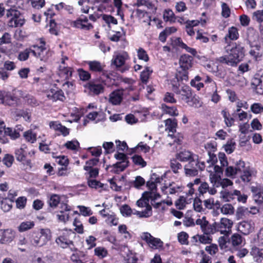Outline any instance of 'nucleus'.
<instances>
[{
	"mask_svg": "<svg viewBox=\"0 0 263 263\" xmlns=\"http://www.w3.org/2000/svg\"><path fill=\"white\" fill-rule=\"evenodd\" d=\"M4 99L3 104L11 106H16L19 101L17 97L9 92H5Z\"/></svg>",
	"mask_w": 263,
	"mask_h": 263,
	"instance_id": "nucleus-9",
	"label": "nucleus"
},
{
	"mask_svg": "<svg viewBox=\"0 0 263 263\" xmlns=\"http://www.w3.org/2000/svg\"><path fill=\"white\" fill-rule=\"evenodd\" d=\"M73 26L75 28H80L84 30H89L93 28V26L91 24H84L82 21L79 18L73 22Z\"/></svg>",
	"mask_w": 263,
	"mask_h": 263,
	"instance_id": "nucleus-19",
	"label": "nucleus"
},
{
	"mask_svg": "<svg viewBox=\"0 0 263 263\" xmlns=\"http://www.w3.org/2000/svg\"><path fill=\"white\" fill-rule=\"evenodd\" d=\"M185 173L186 175L190 176H195L198 174V170L196 168H192L184 166Z\"/></svg>",
	"mask_w": 263,
	"mask_h": 263,
	"instance_id": "nucleus-60",
	"label": "nucleus"
},
{
	"mask_svg": "<svg viewBox=\"0 0 263 263\" xmlns=\"http://www.w3.org/2000/svg\"><path fill=\"white\" fill-rule=\"evenodd\" d=\"M40 247L43 246L50 239V231L48 229H41L40 232Z\"/></svg>",
	"mask_w": 263,
	"mask_h": 263,
	"instance_id": "nucleus-12",
	"label": "nucleus"
},
{
	"mask_svg": "<svg viewBox=\"0 0 263 263\" xmlns=\"http://www.w3.org/2000/svg\"><path fill=\"white\" fill-rule=\"evenodd\" d=\"M232 224V221L226 218H222L220 222H217L218 231H221L222 229H230Z\"/></svg>",
	"mask_w": 263,
	"mask_h": 263,
	"instance_id": "nucleus-18",
	"label": "nucleus"
},
{
	"mask_svg": "<svg viewBox=\"0 0 263 263\" xmlns=\"http://www.w3.org/2000/svg\"><path fill=\"white\" fill-rule=\"evenodd\" d=\"M25 101L28 104L32 106H35L39 105L36 100L32 96L26 94L24 96H22Z\"/></svg>",
	"mask_w": 263,
	"mask_h": 263,
	"instance_id": "nucleus-27",
	"label": "nucleus"
},
{
	"mask_svg": "<svg viewBox=\"0 0 263 263\" xmlns=\"http://www.w3.org/2000/svg\"><path fill=\"white\" fill-rule=\"evenodd\" d=\"M238 37V33L237 28L234 27H232L229 28L228 34L224 37V40L226 43H228V45H230L231 43L228 42V39L231 40H234L237 39ZM232 43H231V44Z\"/></svg>",
	"mask_w": 263,
	"mask_h": 263,
	"instance_id": "nucleus-14",
	"label": "nucleus"
},
{
	"mask_svg": "<svg viewBox=\"0 0 263 263\" xmlns=\"http://www.w3.org/2000/svg\"><path fill=\"white\" fill-rule=\"evenodd\" d=\"M6 16L7 17L12 16L8 22V26L11 27H21L25 23V19L21 17L20 11L16 9H10L7 10Z\"/></svg>",
	"mask_w": 263,
	"mask_h": 263,
	"instance_id": "nucleus-3",
	"label": "nucleus"
},
{
	"mask_svg": "<svg viewBox=\"0 0 263 263\" xmlns=\"http://www.w3.org/2000/svg\"><path fill=\"white\" fill-rule=\"evenodd\" d=\"M253 17L258 22H263V10H257L253 13Z\"/></svg>",
	"mask_w": 263,
	"mask_h": 263,
	"instance_id": "nucleus-54",
	"label": "nucleus"
},
{
	"mask_svg": "<svg viewBox=\"0 0 263 263\" xmlns=\"http://www.w3.org/2000/svg\"><path fill=\"white\" fill-rule=\"evenodd\" d=\"M86 87L89 90L90 92L94 95H99L103 93L104 89V86L97 82L92 80L88 82Z\"/></svg>",
	"mask_w": 263,
	"mask_h": 263,
	"instance_id": "nucleus-6",
	"label": "nucleus"
},
{
	"mask_svg": "<svg viewBox=\"0 0 263 263\" xmlns=\"http://www.w3.org/2000/svg\"><path fill=\"white\" fill-rule=\"evenodd\" d=\"M221 212L224 214H233L234 208L230 204H225L221 208Z\"/></svg>",
	"mask_w": 263,
	"mask_h": 263,
	"instance_id": "nucleus-42",
	"label": "nucleus"
},
{
	"mask_svg": "<svg viewBox=\"0 0 263 263\" xmlns=\"http://www.w3.org/2000/svg\"><path fill=\"white\" fill-rule=\"evenodd\" d=\"M238 228L242 233L244 234H248L250 232L251 226L248 222L243 221L240 223Z\"/></svg>",
	"mask_w": 263,
	"mask_h": 263,
	"instance_id": "nucleus-29",
	"label": "nucleus"
},
{
	"mask_svg": "<svg viewBox=\"0 0 263 263\" xmlns=\"http://www.w3.org/2000/svg\"><path fill=\"white\" fill-rule=\"evenodd\" d=\"M249 214V210L245 207L241 206L238 208L237 210V215L239 218H242V217L248 215Z\"/></svg>",
	"mask_w": 263,
	"mask_h": 263,
	"instance_id": "nucleus-47",
	"label": "nucleus"
},
{
	"mask_svg": "<svg viewBox=\"0 0 263 263\" xmlns=\"http://www.w3.org/2000/svg\"><path fill=\"white\" fill-rule=\"evenodd\" d=\"M32 6L35 8L39 9L42 8L45 5V2L44 0H34L31 1Z\"/></svg>",
	"mask_w": 263,
	"mask_h": 263,
	"instance_id": "nucleus-59",
	"label": "nucleus"
},
{
	"mask_svg": "<svg viewBox=\"0 0 263 263\" xmlns=\"http://www.w3.org/2000/svg\"><path fill=\"white\" fill-rule=\"evenodd\" d=\"M193 58L188 54H184L179 59V67L177 69L175 78L177 81H187L188 70L192 67Z\"/></svg>",
	"mask_w": 263,
	"mask_h": 263,
	"instance_id": "nucleus-2",
	"label": "nucleus"
},
{
	"mask_svg": "<svg viewBox=\"0 0 263 263\" xmlns=\"http://www.w3.org/2000/svg\"><path fill=\"white\" fill-rule=\"evenodd\" d=\"M166 130L169 132L174 133L176 131L177 121L176 119H167L165 121Z\"/></svg>",
	"mask_w": 263,
	"mask_h": 263,
	"instance_id": "nucleus-15",
	"label": "nucleus"
},
{
	"mask_svg": "<svg viewBox=\"0 0 263 263\" xmlns=\"http://www.w3.org/2000/svg\"><path fill=\"white\" fill-rule=\"evenodd\" d=\"M87 64L89 66V69L94 72H103L104 75V68L105 65L98 61H87Z\"/></svg>",
	"mask_w": 263,
	"mask_h": 263,
	"instance_id": "nucleus-10",
	"label": "nucleus"
},
{
	"mask_svg": "<svg viewBox=\"0 0 263 263\" xmlns=\"http://www.w3.org/2000/svg\"><path fill=\"white\" fill-rule=\"evenodd\" d=\"M78 72L80 79L83 81H88L91 78L90 73L83 69H79Z\"/></svg>",
	"mask_w": 263,
	"mask_h": 263,
	"instance_id": "nucleus-36",
	"label": "nucleus"
},
{
	"mask_svg": "<svg viewBox=\"0 0 263 263\" xmlns=\"http://www.w3.org/2000/svg\"><path fill=\"white\" fill-rule=\"evenodd\" d=\"M122 90H116L109 95V102L115 105H119L123 100Z\"/></svg>",
	"mask_w": 263,
	"mask_h": 263,
	"instance_id": "nucleus-8",
	"label": "nucleus"
},
{
	"mask_svg": "<svg viewBox=\"0 0 263 263\" xmlns=\"http://www.w3.org/2000/svg\"><path fill=\"white\" fill-rule=\"evenodd\" d=\"M4 134L5 135L9 136L12 139H15L18 138L20 136V133L16 130V129H13L9 127L6 128V129H5Z\"/></svg>",
	"mask_w": 263,
	"mask_h": 263,
	"instance_id": "nucleus-28",
	"label": "nucleus"
},
{
	"mask_svg": "<svg viewBox=\"0 0 263 263\" xmlns=\"http://www.w3.org/2000/svg\"><path fill=\"white\" fill-rule=\"evenodd\" d=\"M153 70L148 67H146L140 74V79L143 83L146 84L148 82L149 76L152 73Z\"/></svg>",
	"mask_w": 263,
	"mask_h": 263,
	"instance_id": "nucleus-23",
	"label": "nucleus"
},
{
	"mask_svg": "<svg viewBox=\"0 0 263 263\" xmlns=\"http://www.w3.org/2000/svg\"><path fill=\"white\" fill-rule=\"evenodd\" d=\"M40 233L33 232L32 234L31 242L32 245L40 247Z\"/></svg>",
	"mask_w": 263,
	"mask_h": 263,
	"instance_id": "nucleus-48",
	"label": "nucleus"
},
{
	"mask_svg": "<svg viewBox=\"0 0 263 263\" xmlns=\"http://www.w3.org/2000/svg\"><path fill=\"white\" fill-rule=\"evenodd\" d=\"M137 214L139 217H149L152 215V208L150 205H147L145 210L142 212H137Z\"/></svg>",
	"mask_w": 263,
	"mask_h": 263,
	"instance_id": "nucleus-30",
	"label": "nucleus"
},
{
	"mask_svg": "<svg viewBox=\"0 0 263 263\" xmlns=\"http://www.w3.org/2000/svg\"><path fill=\"white\" fill-rule=\"evenodd\" d=\"M222 12L221 15L225 18H228L230 15L231 10L229 6L225 3H223L221 5Z\"/></svg>",
	"mask_w": 263,
	"mask_h": 263,
	"instance_id": "nucleus-45",
	"label": "nucleus"
},
{
	"mask_svg": "<svg viewBox=\"0 0 263 263\" xmlns=\"http://www.w3.org/2000/svg\"><path fill=\"white\" fill-rule=\"evenodd\" d=\"M188 234L184 232L180 233L178 235V241L182 245H187L188 243Z\"/></svg>",
	"mask_w": 263,
	"mask_h": 263,
	"instance_id": "nucleus-49",
	"label": "nucleus"
},
{
	"mask_svg": "<svg viewBox=\"0 0 263 263\" xmlns=\"http://www.w3.org/2000/svg\"><path fill=\"white\" fill-rule=\"evenodd\" d=\"M189 106L194 107H198L201 106L199 98L196 95H191V98L189 99L188 102H185Z\"/></svg>",
	"mask_w": 263,
	"mask_h": 263,
	"instance_id": "nucleus-26",
	"label": "nucleus"
},
{
	"mask_svg": "<svg viewBox=\"0 0 263 263\" xmlns=\"http://www.w3.org/2000/svg\"><path fill=\"white\" fill-rule=\"evenodd\" d=\"M232 245L233 246H238L242 242V237L238 234H234L231 237Z\"/></svg>",
	"mask_w": 263,
	"mask_h": 263,
	"instance_id": "nucleus-50",
	"label": "nucleus"
},
{
	"mask_svg": "<svg viewBox=\"0 0 263 263\" xmlns=\"http://www.w3.org/2000/svg\"><path fill=\"white\" fill-rule=\"evenodd\" d=\"M172 90L177 95H179V97L185 102H188L189 99L191 98L193 94L191 88L189 86L183 85L181 89L179 86L177 85L173 84Z\"/></svg>",
	"mask_w": 263,
	"mask_h": 263,
	"instance_id": "nucleus-5",
	"label": "nucleus"
},
{
	"mask_svg": "<svg viewBox=\"0 0 263 263\" xmlns=\"http://www.w3.org/2000/svg\"><path fill=\"white\" fill-rule=\"evenodd\" d=\"M36 134L33 133L31 130H29L24 133V137L26 140L31 143H33L36 141Z\"/></svg>",
	"mask_w": 263,
	"mask_h": 263,
	"instance_id": "nucleus-33",
	"label": "nucleus"
},
{
	"mask_svg": "<svg viewBox=\"0 0 263 263\" xmlns=\"http://www.w3.org/2000/svg\"><path fill=\"white\" fill-rule=\"evenodd\" d=\"M73 225L76 227L75 230L79 234H83V226L82 223H81L80 221L78 220L76 218L74 219L73 221Z\"/></svg>",
	"mask_w": 263,
	"mask_h": 263,
	"instance_id": "nucleus-58",
	"label": "nucleus"
},
{
	"mask_svg": "<svg viewBox=\"0 0 263 263\" xmlns=\"http://www.w3.org/2000/svg\"><path fill=\"white\" fill-rule=\"evenodd\" d=\"M64 146L69 149L76 150L77 147L79 146V143L78 141H67Z\"/></svg>",
	"mask_w": 263,
	"mask_h": 263,
	"instance_id": "nucleus-44",
	"label": "nucleus"
},
{
	"mask_svg": "<svg viewBox=\"0 0 263 263\" xmlns=\"http://www.w3.org/2000/svg\"><path fill=\"white\" fill-rule=\"evenodd\" d=\"M2 161L5 165H6L8 167H9L12 165L14 161V157L11 155L5 154L2 160Z\"/></svg>",
	"mask_w": 263,
	"mask_h": 263,
	"instance_id": "nucleus-37",
	"label": "nucleus"
},
{
	"mask_svg": "<svg viewBox=\"0 0 263 263\" xmlns=\"http://www.w3.org/2000/svg\"><path fill=\"white\" fill-rule=\"evenodd\" d=\"M88 185L91 188H103L104 184L95 179H88Z\"/></svg>",
	"mask_w": 263,
	"mask_h": 263,
	"instance_id": "nucleus-34",
	"label": "nucleus"
},
{
	"mask_svg": "<svg viewBox=\"0 0 263 263\" xmlns=\"http://www.w3.org/2000/svg\"><path fill=\"white\" fill-rule=\"evenodd\" d=\"M60 214H58L57 215V217L58 219L60 221H63L65 222L66 221L68 220L69 215L66 212H65L64 211L61 210L60 212Z\"/></svg>",
	"mask_w": 263,
	"mask_h": 263,
	"instance_id": "nucleus-62",
	"label": "nucleus"
},
{
	"mask_svg": "<svg viewBox=\"0 0 263 263\" xmlns=\"http://www.w3.org/2000/svg\"><path fill=\"white\" fill-rule=\"evenodd\" d=\"M26 148V147L25 145H23L21 148L15 150V156L17 161L20 162H24L25 161L26 152L25 149Z\"/></svg>",
	"mask_w": 263,
	"mask_h": 263,
	"instance_id": "nucleus-17",
	"label": "nucleus"
},
{
	"mask_svg": "<svg viewBox=\"0 0 263 263\" xmlns=\"http://www.w3.org/2000/svg\"><path fill=\"white\" fill-rule=\"evenodd\" d=\"M30 51L28 49H26L23 52L20 53L18 59L20 61H26L28 59Z\"/></svg>",
	"mask_w": 263,
	"mask_h": 263,
	"instance_id": "nucleus-61",
	"label": "nucleus"
},
{
	"mask_svg": "<svg viewBox=\"0 0 263 263\" xmlns=\"http://www.w3.org/2000/svg\"><path fill=\"white\" fill-rule=\"evenodd\" d=\"M186 198L184 196H180L175 202L176 208L179 210H183L185 206Z\"/></svg>",
	"mask_w": 263,
	"mask_h": 263,
	"instance_id": "nucleus-41",
	"label": "nucleus"
},
{
	"mask_svg": "<svg viewBox=\"0 0 263 263\" xmlns=\"http://www.w3.org/2000/svg\"><path fill=\"white\" fill-rule=\"evenodd\" d=\"M229 55L221 57L217 61L230 66H236L245 56L244 47L241 43H232L226 47Z\"/></svg>",
	"mask_w": 263,
	"mask_h": 263,
	"instance_id": "nucleus-1",
	"label": "nucleus"
},
{
	"mask_svg": "<svg viewBox=\"0 0 263 263\" xmlns=\"http://www.w3.org/2000/svg\"><path fill=\"white\" fill-rule=\"evenodd\" d=\"M151 179L152 180H154V181H147L146 183V186L151 191H153L156 190L157 188L156 183L160 182L161 179H160L159 177H157V175L155 173H154L151 176Z\"/></svg>",
	"mask_w": 263,
	"mask_h": 263,
	"instance_id": "nucleus-20",
	"label": "nucleus"
},
{
	"mask_svg": "<svg viewBox=\"0 0 263 263\" xmlns=\"http://www.w3.org/2000/svg\"><path fill=\"white\" fill-rule=\"evenodd\" d=\"M132 159L135 164L141 165L142 167H144L146 165V162L139 155H135L132 157Z\"/></svg>",
	"mask_w": 263,
	"mask_h": 263,
	"instance_id": "nucleus-38",
	"label": "nucleus"
},
{
	"mask_svg": "<svg viewBox=\"0 0 263 263\" xmlns=\"http://www.w3.org/2000/svg\"><path fill=\"white\" fill-rule=\"evenodd\" d=\"M48 99L52 100L53 101L60 100L64 101L65 99L63 91L61 90H55V89H51L50 92L47 95Z\"/></svg>",
	"mask_w": 263,
	"mask_h": 263,
	"instance_id": "nucleus-11",
	"label": "nucleus"
},
{
	"mask_svg": "<svg viewBox=\"0 0 263 263\" xmlns=\"http://www.w3.org/2000/svg\"><path fill=\"white\" fill-rule=\"evenodd\" d=\"M56 242L63 249L69 247L71 251H76L77 249L74 246L72 241L67 239L65 236H60L56 239Z\"/></svg>",
	"mask_w": 263,
	"mask_h": 263,
	"instance_id": "nucleus-7",
	"label": "nucleus"
},
{
	"mask_svg": "<svg viewBox=\"0 0 263 263\" xmlns=\"http://www.w3.org/2000/svg\"><path fill=\"white\" fill-rule=\"evenodd\" d=\"M99 159L98 158H93L86 162V165L84 166V169L85 171H89L92 168V166H95L99 162Z\"/></svg>",
	"mask_w": 263,
	"mask_h": 263,
	"instance_id": "nucleus-39",
	"label": "nucleus"
},
{
	"mask_svg": "<svg viewBox=\"0 0 263 263\" xmlns=\"http://www.w3.org/2000/svg\"><path fill=\"white\" fill-rule=\"evenodd\" d=\"M193 206L196 211L200 212L202 211V201L199 197H197L194 199Z\"/></svg>",
	"mask_w": 263,
	"mask_h": 263,
	"instance_id": "nucleus-43",
	"label": "nucleus"
},
{
	"mask_svg": "<svg viewBox=\"0 0 263 263\" xmlns=\"http://www.w3.org/2000/svg\"><path fill=\"white\" fill-rule=\"evenodd\" d=\"M164 20L167 22H175V14L172 10H165L163 14Z\"/></svg>",
	"mask_w": 263,
	"mask_h": 263,
	"instance_id": "nucleus-31",
	"label": "nucleus"
},
{
	"mask_svg": "<svg viewBox=\"0 0 263 263\" xmlns=\"http://www.w3.org/2000/svg\"><path fill=\"white\" fill-rule=\"evenodd\" d=\"M35 224L33 221H25L21 222L17 227L20 232H24L32 229Z\"/></svg>",
	"mask_w": 263,
	"mask_h": 263,
	"instance_id": "nucleus-16",
	"label": "nucleus"
},
{
	"mask_svg": "<svg viewBox=\"0 0 263 263\" xmlns=\"http://www.w3.org/2000/svg\"><path fill=\"white\" fill-rule=\"evenodd\" d=\"M252 111L255 114H258L263 111V106L259 103H254L251 106Z\"/></svg>",
	"mask_w": 263,
	"mask_h": 263,
	"instance_id": "nucleus-55",
	"label": "nucleus"
},
{
	"mask_svg": "<svg viewBox=\"0 0 263 263\" xmlns=\"http://www.w3.org/2000/svg\"><path fill=\"white\" fill-rule=\"evenodd\" d=\"M42 44H43V45L37 47V58H39L41 61L45 62L48 59V58L45 55V52H46V51L45 48L43 47L45 45V43L42 42Z\"/></svg>",
	"mask_w": 263,
	"mask_h": 263,
	"instance_id": "nucleus-24",
	"label": "nucleus"
},
{
	"mask_svg": "<svg viewBox=\"0 0 263 263\" xmlns=\"http://www.w3.org/2000/svg\"><path fill=\"white\" fill-rule=\"evenodd\" d=\"M103 19L105 21L107 24L112 23L116 25L118 23L117 19L111 15L104 14L103 15Z\"/></svg>",
	"mask_w": 263,
	"mask_h": 263,
	"instance_id": "nucleus-56",
	"label": "nucleus"
},
{
	"mask_svg": "<svg viewBox=\"0 0 263 263\" xmlns=\"http://www.w3.org/2000/svg\"><path fill=\"white\" fill-rule=\"evenodd\" d=\"M209 184L206 182H204L201 183L198 187L199 197H200L201 196H203L204 193H206L209 190Z\"/></svg>",
	"mask_w": 263,
	"mask_h": 263,
	"instance_id": "nucleus-51",
	"label": "nucleus"
},
{
	"mask_svg": "<svg viewBox=\"0 0 263 263\" xmlns=\"http://www.w3.org/2000/svg\"><path fill=\"white\" fill-rule=\"evenodd\" d=\"M2 235L4 243L11 242L14 237V232L10 229L2 230Z\"/></svg>",
	"mask_w": 263,
	"mask_h": 263,
	"instance_id": "nucleus-21",
	"label": "nucleus"
},
{
	"mask_svg": "<svg viewBox=\"0 0 263 263\" xmlns=\"http://www.w3.org/2000/svg\"><path fill=\"white\" fill-rule=\"evenodd\" d=\"M172 44L174 46H179L182 48H184V47H186V45L182 42L181 38L180 37H174L172 39Z\"/></svg>",
	"mask_w": 263,
	"mask_h": 263,
	"instance_id": "nucleus-63",
	"label": "nucleus"
},
{
	"mask_svg": "<svg viewBox=\"0 0 263 263\" xmlns=\"http://www.w3.org/2000/svg\"><path fill=\"white\" fill-rule=\"evenodd\" d=\"M178 159L176 158H173L171 160L170 167L172 171L175 174L179 173V170H182V165L178 162Z\"/></svg>",
	"mask_w": 263,
	"mask_h": 263,
	"instance_id": "nucleus-22",
	"label": "nucleus"
},
{
	"mask_svg": "<svg viewBox=\"0 0 263 263\" xmlns=\"http://www.w3.org/2000/svg\"><path fill=\"white\" fill-rule=\"evenodd\" d=\"M120 212L123 216H130L132 213L131 208L127 204H124L120 208Z\"/></svg>",
	"mask_w": 263,
	"mask_h": 263,
	"instance_id": "nucleus-53",
	"label": "nucleus"
},
{
	"mask_svg": "<svg viewBox=\"0 0 263 263\" xmlns=\"http://www.w3.org/2000/svg\"><path fill=\"white\" fill-rule=\"evenodd\" d=\"M175 157L181 162H186L191 160V159L194 157V155L190 152L184 151L177 153Z\"/></svg>",
	"mask_w": 263,
	"mask_h": 263,
	"instance_id": "nucleus-13",
	"label": "nucleus"
},
{
	"mask_svg": "<svg viewBox=\"0 0 263 263\" xmlns=\"http://www.w3.org/2000/svg\"><path fill=\"white\" fill-rule=\"evenodd\" d=\"M125 59L122 55L118 54L112 59L111 64L116 66L117 68H120L124 64Z\"/></svg>",
	"mask_w": 263,
	"mask_h": 263,
	"instance_id": "nucleus-25",
	"label": "nucleus"
},
{
	"mask_svg": "<svg viewBox=\"0 0 263 263\" xmlns=\"http://www.w3.org/2000/svg\"><path fill=\"white\" fill-rule=\"evenodd\" d=\"M148 244L151 247L158 248L162 247L163 242L159 238L153 237Z\"/></svg>",
	"mask_w": 263,
	"mask_h": 263,
	"instance_id": "nucleus-46",
	"label": "nucleus"
},
{
	"mask_svg": "<svg viewBox=\"0 0 263 263\" xmlns=\"http://www.w3.org/2000/svg\"><path fill=\"white\" fill-rule=\"evenodd\" d=\"M196 223L197 225L200 226L201 229L204 234L208 235L218 231L217 222H214L213 224H210L206 220V218L204 216L201 219H197L196 221Z\"/></svg>",
	"mask_w": 263,
	"mask_h": 263,
	"instance_id": "nucleus-4",
	"label": "nucleus"
},
{
	"mask_svg": "<svg viewBox=\"0 0 263 263\" xmlns=\"http://www.w3.org/2000/svg\"><path fill=\"white\" fill-rule=\"evenodd\" d=\"M145 180L141 176H138L135 178V180L131 183L136 188L139 189L145 184Z\"/></svg>",
	"mask_w": 263,
	"mask_h": 263,
	"instance_id": "nucleus-40",
	"label": "nucleus"
},
{
	"mask_svg": "<svg viewBox=\"0 0 263 263\" xmlns=\"http://www.w3.org/2000/svg\"><path fill=\"white\" fill-rule=\"evenodd\" d=\"M27 199L25 197H20L16 201V207L18 209H22L25 206Z\"/></svg>",
	"mask_w": 263,
	"mask_h": 263,
	"instance_id": "nucleus-52",
	"label": "nucleus"
},
{
	"mask_svg": "<svg viewBox=\"0 0 263 263\" xmlns=\"http://www.w3.org/2000/svg\"><path fill=\"white\" fill-rule=\"evenodd\" d=\"M199 240V241L204 244H210L212 242V238L206 235V236L204 235H198Z\"/></svg>",
	"mask_w": 263,
	"mask_h": 263,
	"instance_id": "nucleus-57",
	"label": "nucleus"
},
{
	"mask_svg": "<svg viewBox=\"0 0 263 263\" xmlns=\"http://www.w3.org/2000/svg\"><path fill=\"white\" fill-rule=\"evenodd\" d=\"M60 197L57 194H52L50 198L49 204L50 207L55 208L60 203Z\"/></svg>",
	"mask_w": 263,
	"mask_h": 263,
	"instance_id": "nucleus-32",
	"label": "nucleus"
},
{
	"mask_svg": "<svg viewBox=\"0 0 263 263\" xmlns=\"http://www.w3.org/2000/svg\"><path fill=\"white\" fill-rule=\"evenodd\" d=\"M205 250L211 255H214L217 252L218 247L216 245L212 244L209 246H206Z\"/></svg>",
	"mask_w": 263,
	"mask_h": 263,
	"instance_id": "nucleus-64",
	"label": "nucleus"
},
{
	"mask_svg": "<svg viewBox=\"0 0 263 263\" xmlns=\"http://www.w3.org/2000/svg\"><path fill=\"white\" fill-rule=\"evenodd\" d=\"M162 108L166 114H168L171 116H177L178 115L177 109L175 107H168L166 105L163 104Z\"/></svg>",
	"mask_w": 263,
	"mask_h": 263,
	"instance_id": "nucleus-35",
	"label": "nucleus"
}]
</instances>
